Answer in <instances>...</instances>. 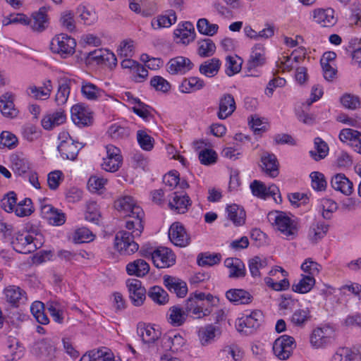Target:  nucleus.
<instances>
[{"label": "nucleus", "instance_id": "obj_1", "mask_svg": "<svg viewBox=\"0 0 361 361\" xmlns=\"http://www.w3.org/2000/svg\"><path fill=\"white\" fill-rule=\"evenodd\" d=\"M114 207L130 218L126 222V231H120L116 234L114 247L121 255H132L139 249V245L134 239L140 237L143 231L144 212L135 200L128 195L118 198L115 201Z\"/></svg>", "mask_w": 361, "mask_h": 361}, {"label": "nucleus", "instance_id": "obj_2", "mask_svg": "<svg viewBox=\"0 0 361 361\" xmlns=\"http://www.w3.org/2000/svg\"><path fill=\"white\" fill-rule=\"evenodd\" d=\"M42 235L36 231L23 229L15 233L11 239L14 250L21 254L34 252L42 245Z\"/></svg>", "mask_w": 361, "mask_h": 361}, {"label": "nucleus", "instance_id": "obj_3", "mask_svg": "<svg viewBox=\"0 0 361 361\" xmlns=\"http://www.w3.org/2000/svg\"><path fill=\"white\" fill-rule=\"evenodd\" d=\"M267 219L287 238L293 239L297 235L298 230L297 221L285 212H271L267 214Z\"/></svg>", "mask_w": 361, "mask_h": 361}, {"label": "nucleus", "instance_id": "obj_4", "mask_svg": "<svg viewBox=\"0 0 361 361\" xmlns=\"http://www.w3.org/2000/svg\"><path fill=\"white\" fill-rule=\"evenodd\" d=\"M202 297H204V293L202 292H195L190 295L185 301L184 307L188 314H192L197 319L210 315L212 309L205 307Z\"/></svg>", "mask_w": 361, "mask_h": 361}, {"label": "nucleus", "instance_id": "obj_5", "mask_svg": "<svg viewBox=\"0 0 361 361\" xmlns=\"http://www.w3.org/2000/svg\"><path fill=\"white\" fill-rule=\"evenodd\" d=\"M76 42L73 37L60 34L56 35L51 41L50 49L56 54H59L63 58H66L75 53Z\"/></svg>", "mask_w": 361, "mask_h": 361}, {"label": "nucleus", "instance_id": "obj_6", "mask_svg": "<svg viewBox=\"0 0 361 361\" xmlns=\"http://www.w3.org/2000/svg\"><path fill=\"white\" fill-rule=\"evenodd\" d=\"M147 257H151L154 264L159 269L169 267L175 263V256L172 251L164 247H158L153 252L140 251Z\"/></svg>", "mask_w": 361, "mask_h": 361}, {"label": "nucleus", "instance_id": "obj_7", "mask_svg": "<svg viewBox=\"0 0 361 361\" xmlns=\"http://www.w3.org/2000/svg\"><path fill=\"white\" fill-rule=\"evenodd\" d=\"M105 148L106 155L103 158L102 169L110 173L116 172L123 165L121 151L113 145H107Z\"/></svg>", "mask_w": 361, "mask_h": 361}, {"label": "nucleus", "instance_id": "obj_8", "mask_svg": "<svg viewBox=\"0 0 361 361\" xmlns=\"http://www.w3.org/2000/svg\"><path fill=\"white\" fill-rule=\"evenodd\" d=\"M263 319L262 312L255 310L238 320L237 330L248 335L255 331L260 326Z\"/></svg>", "mask_w": 361, "mask_h": 361}, {"label": "nucleus", "instance_id": "obj_9", "mask_svg": "<svg viewBox=\"0 0 361 361\" xmlns=\"http://www.w3.org/2000/svg\"><path fill=\"white\" fill-rule=\"evenodd\" d=\"M295 348V339L288 335H283L274 343L273 352L280 360L288 359Z\"/></svg>", "mask_w": 361, "mask_h": 361}, {"label": "nucleus", "instance_id": "obj_10", "mask_svg": "<svg viewBox=\"0 0 361 361\" xmlns=\"http://www.w3.org/2000/svg\"><path fill=\"white\" fill-rule=\"evenodd\" d=\"M137 333L145 344L150 346L152 344L160 345V340L162 337L159 329L149 324L139 323L137 324Z\"/></svg>", "mask_w": 361, "mask_h": 361}, {"label": "nucleus", "instance_id": "obj_11", "mask_svg": "<svg viewBox=\"0 0 361 361\" xmlns=\"http://www.w3.org/2000/svg\"><path fill=\"white\" fill-rule=\"evenodd\" d=\"M71 119L79 127L90 126L92 123V113L83 104H77L71 109Z\"/></svg>", "mask_w": 361, "mask_h": 361}, {"label": "nucleus", "instance_id": "obj_12", "mask_svg": "<svg viewBox=\"0 0 361 361\" xmlns=\"http://www.w3.org/2000/svg\"><path fill=\"white\" fill-rule=\"evenodd\" d=\"M6 301L11 306L18 307L27 301V294L20 287L10 285L3 291Z\"/></svg>", "mask_w": 361, "mask_h": 361}, {"label": "nucleus", "instance_id": "obj_13", "mask_svg": "<svg viewBox=\"0 0 361 361\" xmlns=\"http://www.w3.org/2000/svg\"><path fill=\"white\" fill-rule=\"evenodd\" d=\"M129 296L135 306H140L146 298V290L142 282L136 279H129L126 281Z\"/></svg>", "mask_w": 361, "mask_h": 361}, {"label": "nucleus", "instance_id": "obj_14", "mask_svg": "<svg viewBox=\"0 0 361 361\" xmlns=\"http://www.w3.org/2000/svg\"><path fill=\"white\" fill-rule=\"evenodd\" d=\"M169 238L175 245L179 247H185L190 241L185 228L179 222H175L170 226Z\"/></svg>", "mask_w": 361, "mask_h": 361}, {"label": "nucleus", "instance_id": "obj_15", "mask_svg": "<svg viewBox=\"0 0 361 361\" xmlns=\"http://www.w3.org/2000/svg\"><path fill=\"white\" fill-rule=\"evenodd\" d=\"M332 336L333 330L329 326L317 328L310 336L311 345L315 348H322L330 343Z\"/></svg>", "mask_w": 361, "mask_h": 361}, {"label": "nucleus", "instance_id": "obj_16", "mask_svg": "<svg viewBox=\"0 0 361 361\" xmlns=\"http://www.w3.org/2000/svg\"><path fill=\"white\" fill-rule=\"evenodd\" d=\"M313 19L315 23L324 27H332L337 22V18L334 16V11L331 8L314 9L313 11Z\"/></svg>", "mask_w": 361, "mask_h": 361}, {"label": "nucleus", "instance_id": "obj_17", "mask_svg": "<svg viewBox=\"0 0 361 361\" xmlns=\"http://www.w3.org/2000/svg\"><path fill=\"white\" fill-rule=\"evenodd\" d=\"M10 166L17 176H23L30 172L31 164L23 154H13L10 157Z\"/></svg>", "mask_w": 361, "mask_h": 361}, {"label": "nucleus", "instance_id": "obj_18", "mask_svg": "<svg viewBox=\"0 0 361 361\" xmlns=\"http://www.w3.org/2000/svg\"><path fill=\"white\" fill-rule=\"evenodd\" d=\"M193 67L191 61L183 56L171 59L167 64L168 72L171 74H185Z\"/></svg>", "mask_w": 361, "mask_h": 361}, {"label": "nucleus", "instance_id": "obj_19", "mask_svg": "<svg viewBox=\"0 0 361 361\" xmlns=\"http://www.w3.org/2000/svg\"><path fill=\"white\" fill-rule=\"evenodd\" d=\"M221 334V328L214 324H207L200 329L198 337L202 345H208L215 341Z\"/></svg>", "mask_w": 361, "mask_h": 361}, {"label": "nucleus", "instance_id": "obj_20", "mask_svg": "<svg viewBox=\"0 0 361 361\" xmlns=\"http://www.w3.org/2000/svg\"><path fill=\"white\" fill-rule=\"evenodd\" d=\"M185 340L179 334L164 335L160 340V346L162 350L178 352L185 345Z\"/></svg>", "mask_w": 361, "mask_h": 361}, {"label": "nucleus", "instance_id": "obj_21", "mask_svg": "<svg viewBox=\"0 0 361 361\" xmlns=\"http://www.w3.org/2000/svg\"><path fill=\"white\" fill-rule=\"evenodd\" d=\"M262 169L264 173L271 178L278 176L279 162L276 156L267 152H264L261 155Z\"/></svg>", "mask_w": 361, "mask_h": 361}, {"label": "nucleus", "instance_id": "obj_22", "mask_svg": "<svg viewBox=\"0 0 361 361\" xmlns=\"http://www.w3.org/2000/svg\"><path fill=\"white\" fill-rule=\"evenodd\" d=\"M174 37L178 43L188 44L195 37V28L190 22H185L174 30Z\"/></svg>", "mask_w": 361, "mask_h": 361}, {"label": "nucleus", "instance_id": "obj_23", "mask_svg": "<svg viewBox=\"0 0 361 361\" xmlns=\"http://www.w3.org/2000/svg\"><path fill=\"white\" fill-rule=\"evenodd\" d=\"M81 92L85 99L90 101L104 100L106 97L104 90L90 82H82Z\"/></svg>", "mask_w": 361, "mask_h": 361}, {"label": "nucleus", "instance_id": "obj_24", "mask_svg": "<svg viewBox=\"0 0 361 361\" xmlns=\"http://www.w3.org/2000/svg\"><path fill=\"white\" fill-rule=\"evenodd\" d=\"M235 108L233 97L230 94H224L219 99L218 118L219 119L228 118L234 112Z\"/></svg>", "mask_w": 361, "mask_h": 361}, {"label": "nucleus", "instance_id": "obj_25", "mask_svg": "<svg viewBox=\"0 0 361 361\" xmlns=\"http://www.w3.org/2000/svg\"><path fill=\"white\" fill-rule=\"evenodd\" d=\"M66 116L61 109L46 114L42 119L41 123L45 130H52L66 122Z\"/></svg>", "mask_w": 361, "mask_h": 361}, {"label": "nucleus", "instance_id": "obj_26", "mask_svg": "<svg viewBox=\"0 0 361 361\" xmlns=\"http://www.w3.org/2000/svg\"><path fill=\"white\" fill-rule=\"evenodd\" d=\"M164 284L169 291L176 293L179 298L184 297L188 292L186 283L173 276H164Z\"/></svg>", "mask_w": 361, "mask_h": 361}, {"label": "nucleus", "instance_id": "obj_27", "mask_svg": "<svg viewBox=\"0 0 361 361\" xmlns=\"http://www.w3.org/2000/svg\"><path fill=\"white\" fill-rule=\"evenodd\" d=\"M339 138L342 142H349L353 149L361 154V133L353 129L345 128L340 132Z\"/></svg>", "mask_w": 361, "mask_h": 361}, {"label": "nucleus", "instance_id": "obj_28", "mask_svg": "<svg viewBox=\"0 0 361 361\" xmlns=\"http://www.w3.org/2000/svg\"><path fill=\"white\" fill-rule=\"evenodd\" d=\"M191 205V200L186 194L173 193L172 200H169V206L171 210L179 214L185 213Z\"/></svg>", "mask_w": 361, "mask_h": 361}, {"label": "nucleus", "instance_id": "obj_29", "mask_svg": "<svg viewBox=\"0 0 361 361\" xmlns=\"http://www.w3.org/2000/svg\"><path fill=\"white\" fill-rule=\"evenodd\" d=\"M14 97V94L9 92L0 97V111L4 116L13 118L17 116L18 110L13 103Z\"/></svg>", "mask_w": 361, "mask_h": 361}, {"label": "nucleus", "instance_id": "obj_30", "mask_svg": "<svg viewBox=\"0 0 361 361\" xmlns=\"http://www.w3.org/2000/svg\"><path fill=\"white\" fill-rule=\"evenodd\" d=\"M39 356L44 361H52L56 357L55 343L51 339L44 338L37 344Z\"/></svg>", "mask_w": 361, "mask_h": 361}, {"label": "nucleus", "instance_id": "obj_31", "mask_svg": "<svg viewBox=\"0 0 361 361\" xmlns=\"http://www.w3.org/2000/svg\"><path fill=\"white\" fill-rule=\"evenodd\" d=\"M328 230V224L323 221H314L310 226L307 238L312 243L316 244L326 235Z\"/></svg>", "mask_w": 361, "mask_h": 361}, {"label": "nucleus", "instance_id": "obj_32", "mask_svg": "<svg viewBox=\"0 0 361 361\" xmlns=\"http://www.w3.org/2000/svg\"><path fill=\"white\" fill-rule=\"evenodd\" d=\"M331 187L345 195H350L353 190V183L343 173H338L332 177Z\"/></svg>", "mask_w": 361, "mask_h": 361}, {"label": "nucleus", "instance_id": "obj_33", "mask_svg": "<svg viewBox=\"0 0 361 361\" xmlns=\"http://www.w3.org/2000/svg\"><path fill=\"white\" fill-rule=\"evenodd\" d=\"M53 86L50 80L44 82L43 86L38 87L35 85L28 87L26 90L27 94L35 99H46L49 97Z\"/></svg>", "mask_w": 361, "mask_h": 361}, {"label": "nucleus", "instance_id": "obj_34", "mask_svg": "<svg viewBox=\"0 0 361 361\" xmlns=\"http://www.w3.org/2000/svg\"><path fill=\"white\" fill-rule=\"evenodd\" d=\"M177 20L176 12L173 10L165 11L151 21V25L154 30L169 27Z\"/></svg>", "mask_w": 361, "mask_h": 361}, {"label": "nucleus", "instance_id": "obj_35", "mask_svg": "<svg viewBox=\"0 0 361 361\" xmlns=\"http://www.w3.org/2000/svg\"><path fill=\"white\" fill-rule=\"evenodd\" d=\"M126 272L130 276L144 277L149 271V264L142 259H137L126 265Z\"/></svg>", "mask_w": 361, "mask_h": 361}, {"label": "nucleus", "instance_id": "obj_36", "mask_svg": "<svg viewBox=\"0 0 361 361\" xmlns=\"http://www.w3.org/2000/svg\"><path fill=\"white\" fill-rule=\"evenodd\" d=\"M224 264L229 269L230 278H243L246 274L245 264L238 258H227L224 261Z\"/></svg>", "mask_w": 361, "mask_h": 361}, {"label": "nucleus", "instance_id": "obj_37", "mask_svg": "<svg viewBox=\"0 0 361 361\" xmlns=\"http://www.w3.org/2000/svg\"><path fill=\"white\" fill-rule=\"evenodd\" d=\"M226 298L235 305L249 304L252 301L250 293L243 289H230L226 293Z\"/></svg>", "mask_w": 361, "mask_h": 361}, {"label": "nucleus", "instance_id": "obj_38", "mask_svg": "<svg viewBox=\"0 0 361 361\" xmlns=\"http://www.w3.org/2000/svg\"><path fill=\"white\" fill-rule=\"evenodd\" d=\"M82 147H79V143L72 140L66 144H59L58 150L63 159L75 160Z\"/></svg>", "mask_w": 361, "mask_h": 361}, {"label": "nucleus", "instance_id": "obj_39", "mask_svg": "<svg viewBox=\"0 0 361 361\" xmlns=\"http://www.w3.org/2000/svg\"><path fill=\"white\" fill-rule=\"evenodd\" d=\"M221 63L217 58H212L202 63L199 68L200 73L208 78L215 76L221 67Z\"/></svg>", "mask_w": 361, "mask_h": 361}, {"label": "nucleus", "instance_id": "obj_40", "mask_svg": "<svg viewBox=\"0 0 361 361\" xmlns=\"http://www.w3.org/2000/svg\"><path fill=\"white\" fill-rule=\"evenodd\" d=\"M265 49L262 44H257L253 48L248 61L249 68H255L265 62Z\"/></svg>", "mask_w": 361, "mask_h": 361}, {"label": "nucleus", "instance_id": "obj_41", "mask_svg": "<svg viewBox=\"0 0 361 361\" xmlns=\"http://www.w3.org/2000/svg\"><path fill=\"white\" fill-rule=\"evenodd\" d=\"M79 20L86 25H91L97 20L96 12L91 8L80 5L77 8Z\"/></svg>", "mask_w": 361, "mask_h": 361}, {"label": "nucleus", "instance_id": "obj_42", "mask_svg": "<svg viewBox=\"0 0 361 361\" xmlns=\"http://www.w3.org/2000/svg\"><path fill=\"white\" fill-rule=\"evenodd\" d=\"M71 80L62 79L59 81V87L55 97V101L57 105H63L66 103L71 89Z\"/></svg>", "mask_w": 361, "mask_h": 361}, {"label": "nucleus", "instance_id": "obj_43", "mask_svg": "<svg viewBox=\"0 0 361 361\" xmlns=\"http://www.w3.org/2000/svg\"><path fill=\"white\" fill-rule=\"evenodd\" d=\"M47 310L53 319L61 324L64 319V306L57 300H49L47 303Z\"/></svg>", "mask_w": 361, "mask_h": 361}, {"label": "nucleus", "instance_id": "obj_44", "mask_svg": "<svg viewBox=\"0 0 361 361\" xmlns=\"http://www.w3.org/2000/svg\"><path fill=\"white\" fill-rule=\"evenodd\" d=\"M227 212L228 219L236 226L245 223V212L243 207L234 204L227 207Z\"/></svg>", "mask_w": 361, "mask_h": 361}, {"label": "nucleus", "instance_id": "obj_45", "mask_svg": "<svg viewBox=\"0 0 361 361\" xmlns=\"http://www.w3.org/2000/svg\"><path fill=\"white\" fill-rule=\"evenodd\" d=\"M243 59L237 55L227 56L226 58V74L232 76L241 70Z\"/></svg>", "mask_w": 361, "mask_h": 361}, {"label": "nucleus", "instance_id": "obj_46", "mask_svg": "<svg viewBox=\"0 0 361 361\" xmlns=\"http://www.w3.org/2000/svg\"><path fill=\"white\" fill-rule=\"evenodd\" d=\"M204 86V81L197 77H190L185 79L180 87L183 93H190L202 89Z\"/></svg>", "mask_w": 361, "mask_h": 361}, {"label": "nucleus", "instance_id": "obj_47", "mask_svg": "<svg viewBox=\"0 0 361 361\" xmlns=\"http://www.w3.org/2000/svg\"><path fill=\"white\" fill-rule=\"evenodd\" d=\"M47 23V16L44 8H41L37 13L32 15V20L30 19V24L33 30L42 31Z\"/></svg>", "mask_w": 361, "mask_h": 361}, {"label": "nucleus", "instance_id": "obj_48", "mask_svg": "<svg viewBox=\"0 0 361 361\" xmlns=\"http://www.w3.org/2000/svg\"><path fill=\"white\" fill-rule=\"evenodd\" d=\"M332 361H361V353L342 348L335 353Z\"/></svg>", "mask_w": 361, "mask_h": 361}, {"label": "nucleus", "instance_id": "obj_49", "mask_svg": "<svg viewBox=\"0 0 361 361\" xmlns=\"http://www.w3.org/2000/svg\"><path fill=\"white\" fill-rule=\"evenodd\" d=\"M187 312L178 306L171 307L169 310V319L171 324L175 326L182 325L185 321Z\"/></svg>", "mask_w": 361, "mask_h": 361}, {"label": "nucleus", "instance_id": "obj_50", "mask_svg": "<svg viewBox=\"0 0 361 361\" xmlns=\"http://www.w3.org/2000/svg\"><path fill=\"white\" fill-rule=\"evenodd\" d=\"M314 143L315 150L310 152L311 157L316 161L324 159L328 154L329 152L327 144L320 137H316Z\"/></svg>", "mask_w": 361, "mask_h": 361}, {"label": "nucleus", "instance_id": "obj_51", "mask_svg": "<svg viewBox=\"0 0 361 361\" xmlns=\"http://www.w3.org/2000/svg\"><path fill=\"white\" fill-rule=\"evenodd\" d=\"M23 355V350L18 345L17 341H12V343L7 346L4 352V357L7 361H16Z\"/></svg>", "mask_w": 361, "mask_h": 361}, {"label": "nucleus", "instance_id": "obj_52", "mask_svg": "<svg viewBox=\"0 0 361 361\" xmlns=\"http://www.w3.org/2000/svg\"><path fill=\"white\" fill-rule=\"evenodd\" d=\"M136 102V105L132 107L133 111L143 120L148 121L152 118V108L140 99H133Z\"/></svg>", "mask_w": 361, "mask_h": 361}, {"label": "nucleus", "instance_id": "obj_53", "mask_svg": "<svg viewBox=\"0 0 361 361\" xmlns=\"http://www.w3.org/2000/svg\"><path fill=\"white\" fill-rule=\"evenodd\" d=\"M315 283V279L312 276H303L302 278L293 286V290L300 293L309 292Z\"/></svg>", "mask_w": 361, "mask_h": 361}, {"label": "nucleus", "instance_id": "obj_54", "mask_svg": "<svg viewBox=\"0 0 361 361\" xmlns=\"http://www.w3.org/2000/svg\"><path fill=\"white\" fill-rule=\"evenodd\" d=\"M197 27L200 33L207 36H213L219 29L217 24L211 23L206 18L200 19L197 21Z\"/></svg>", "mask_w": 361, "mask_h": 361}, {"label": "nucleus", "instance_id": "obj_55", "mask_svg": "<svg viewBox=\"0 0 361 361\" xmlns=\"http://www.w3.org/2000/svg\"><path fill=\"white\" fill-rule=\"evenodd\" d=\"M34 212L32 200L30 198H25L16 204L14 212L19 217L30 216Z\"/></svg>", "mask_w": 361, "mask_h": 361}, {"label": "nucleus", "instance_id": "obj_56", "mask_svg": "<svg viewBox=\"0 0 361 361\" xmlns=\"http://www.w3.org/2000/svg\"><path fill=\"white\" fill-rule=\"evenodd\" d=\"M148 295L154 302L159 305H164L169 300L168 293L160 286L152 287Z\"/></svg>", "mask_w": 361, "mask_h": 361}, {"label": "nucleus", "instance_id": "obj_57", "mask_svg": "<svg viewBox=\"0 0 361 361\" xmlns=\"http://www.w3.org/2000/svg\"><path fill=\"white\" fill-rule=\"evenodd\" d=\"M267 265V259L258 256L250 259L248 262L249 270L253 277L259 276L260 269L266 267Z\"/></svg>", "mask_w": 361, "mask_h": 361}, {"label": "nucleus", "instance_id": "obj_58", "mask_svg": "<svg viewBox=\"0 0 361 361\" xmlns=\"http://www.w3.org/2000/svg\"><path fill=\"white\" fill-rule=\"evenodd\" d=\"M310 312L307 307L298 309L293 312L291 317V322L295 326H302L310 320Z\"/></svg>", "mask_w": 361, "mask_h": 361}, {"label": "nucleus", "instance_id": "obj_59", "mask_svg": "<svg viewBox=\"0 0 361 361\" xmlns=\"http://www.w3.org/2000/svg\"><path fill=\"white\" fill-rule=\"evenodd\" d=\"M16 204L17 195L13 191L8 192L1 200L2 209L8 213L14 212Z\"/></svg>", "mask_w": 361, "mask_h": 361}, {"label": "nucleus", "instance_id": "obj_60", "mask_svg": "<svg viewBox=\"0 0 361 361\" xmlns=\"http://www.w3.org/2000/svg\"><path fill=\"white\" fill-rule=\"evenodd\" d=\"M221 255L218 253L200 254L197 257V263L200 266H213L220 262Z\"/></svg>", "mask_w": 361, "mask_h": 361}, {"label": "nucleus", "instance_id": "obj_61", "mask_svg": "<svg viewBox=\"0 0 361 361\" xmlns=\"http://www.w3.org/2000/svg\"><path fill=\"white\" fill-rule=\"evenodd\" d=\"M216 51V46L210 39H205L199 42L198 54L202 57L212 56Z\"/></svg>", "mask_w": 361, "mask_h": 361}, {"label": "nucleus", "instance_id": "obj_62", "mask_svg": "<svg viewBox=\"0 0 361 361\" xmlns=\"http://www.w3.org/2000/svg\"><path fill=\"white\" fill-rule=\"evenodd\" d=\"M93 234L85 227L76 229L73 235V240L75 243H83L93 240Z\"/></svg>", "mask_w": 361, "mask_h": 361}, {"label": "nucleus", "instance_id": "obj_63", "mask_svg": "<svg viewBox=\"0 0 361 361\" xmlns=\"http://www.w3.org/2000/svg\"><path fill=\"white\" fill-rule=\"evenodd\" d=\"M109 135L114 140L124 139L129 136V129L118 124L111 125L108 130Z\"/></svg>", "mask_w": 361, "mask_h": 361}, {"label": "nucleus", "instance_id": "obj_64", "mask_svg": "<svg viewBox=\"0 0 361 361\" xmlns=\"http://www.w3.org/2000/svg\"><path fill=\"white\" fill-rule=\"evenodd\" d=\"M301 269L305 273L307 274V276H312L314 278L320 272L322 266L311 258H308L302 264Z\"/></svg>", "mask_w": 361, "mask_h": 361}]
</instances>
